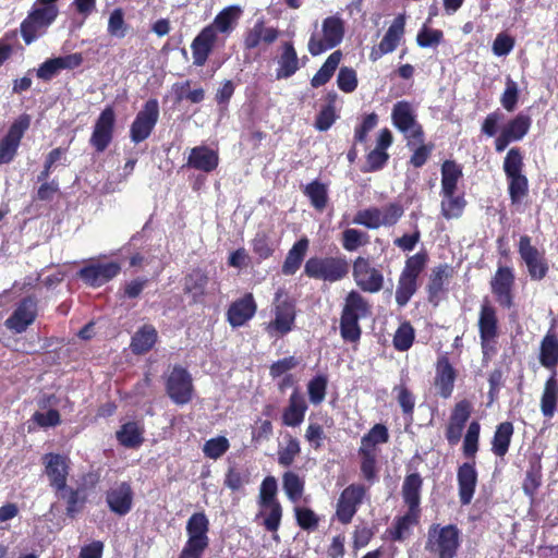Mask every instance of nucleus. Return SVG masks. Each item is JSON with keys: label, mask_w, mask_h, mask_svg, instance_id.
I'll list each match as a JSON object with an SVG mask.
<instances>
[{"label": "nucleus", "mask_w": 558, "mask_h": 558, "mask_svg": "<svg viewBox=\"0 0 558 558\" xmlns=\"http://www.w3.org/2000/svg\"><path fill=\"white\" fill-rule=\"evenodd\" d=\"M344 32V21L339 14L325 17L320 25L315 24L307 43L308 52L315 57L333 49L342 43Z\"/></svg>", "instance_id": "obj_1"}, {"label": "nucleus", "mask_w": 558, "mask_h": 558, "mask_svg": "<svg viewBox=\"0 0 558 558\" xmlns=\"http://www.w3.org/2000/svg\"><path fill=\"white\" fill-rule=\"evenodd\" d=\"M369 314L367 301L356 291H351L344 302L340 319V330L343 339L356 341L360 339L361 329L359 320Z\"/></svg>", "instance_id": "obj_2"}, {"label": "nucleus", "mask_w": 558, "mask_h": 558, "mask_svg": "<svg viewBox=\"0 0 558 558\" xmlns=\"http://www.w3.org/2000/svg\"><path fill=\"white\" fill-rule=\"evenodd\" d=\"M304 272L313 279L337 282L349 274V263L344 256L311 257L305 263Z\"/></svg>", "instance_id": "obj_3"}, {"label": "nucleus", "mask_w": 558, "mask_h": 558, "mask_svg": "<svg viewBox=\"0 0 558 558\" xmlns=\"http://www.w3.org/2000/svg\"><path fill=\"white\" fill-rule=\"evenodd\" d=\"M426 255L417 253L409 257L402 269L396 289V302L400 307L405 306L416 292L417 279L426 265Z\"/></svg>", "instance_id": "obj_4"}, {"label": "nucleus", "mask_w": 558, "mask_h": 558, "mask_svg": "<svg viewBox=\"0 0 558 558\" xmlns=\"http://www.w3.org/2000/svg\"><path fill=\"white\" fill-rule=\"evenodd\" d=\"M58 8L51 2L36 0L33 10L21 25L24 41L29 45L56 20Z\"/></svg>", "instance_id": "obj_5"}, {"label": "nucleus", "mask_w": 558, "mask_h": 558, "mask_svg": "<svg viewBox=\"0 0 558 558\" xmlns=\"http://www.w3.org/2000/svg\"><path fill=\"white\" fill-rule=\"evenodd\" d=\"M274 314L275 318L266 326L267 332L271 337H278L288 333L294 324L295 306L282 289H279L276 292Z\"/></svg>", "instance_id": "obj_6"}, {"label": "nucleus", "mask_w": 558, "mask_h": 558, "mask_svg": "<svg viewBox=\"0 0 558 558\" xmlns=\"http://www.w3.org/2000/svg\"><path fill=\"white\" fill-rule=\"evenodd\" d=\"M393 125L404 135L408 146L423 141V130L416 121L413 107L407 101H398L391 113Z\"/></svg>", "instance_id": "obj_7"}, {"label": "nucleus", "mask_w": 558, "mask_h": 558, "mask_svg": "<svg viewBox=\"0 0 558 558\" xmlns=\"http://www.w3.org/2000/svg\"><path fill=\"white\" fill-rule=\"evenodd\" d=\"M459 546V530L454 525L432 526L426 548L438 558H453Z\"/></svg>", "instance_id": "obj_8"}, {"label": "nucleus", "mask_w": 558, "mask_h": 558, "mask_svg": "<svg viewBox=\"0 0 558 558\" xmlns=\"http://www.w3.org/2000/svg\"><path fill=\"white\" fill-rule=\"evenodd\" d=\"M352 275L356 286L365 292L376 293L383 289L384 276L368 258L357 257L353 263Z\"/></svg>", "instance_id": "obj_9"}, {"label": "nucleus", "mask_w": 558, "mask_h": 558, "mask_svg": "<svg viewBox=\"0 0 558 558\" xmlns=\"http://www.w3.org/2000/svg\"><path fill=\"white\" fill-rule=\"evenodd\" d=\"M38 304L36 299L27 296L17 302L5 319L4 326L15 333L24 332L36 319Z\"/></svg>", "instance_id": "obj_10"}, {"label": "nucleus", "mask_w": 558, "mask_h": 558, "mask_svg": "<svg viewBox=\"0 0 558 558\" xmlns=\"http://www.w3.org/2000/svg\"><path fill=\"white\" fill-rule=\"evenodd\" d=\"M166 389L169 398L175 404L189 403L193 397L191 375L180 366L173 367L167 378Z\"/></svg>", "instance_id": "obj_11"}, {"label": "nucleus", "mask_w": 558, "mask_h": 558, "mask_svg": "<svg viewBox=\"0 0 558 558\" xmlns=\"http://www.w3.org/2000/svg\"><path fill=\"white\" fill-rule=\"evenodd\" d=\"M45 464V474L49 480L50 486L57 494L64 498L66 488V478L69 474V459L58 453H47L43 458Z\"/></svg>", "instance_id": "obj_12"}, {"label": "nucleus", "mask_w": 558, "mask_h": 558, "mask_svg": "<svg viewBox=\"0 0 558 558\" xmlns=\"http://www.w3.org/2000/svg\"><path fill=\"white\" fill-rule=\"evenodd\" d=\"M159 117V105L156 99H149L144 105L143 109L137 113L134 122L131 125V140L134 143H140L146 140L154 126L156 125Z\"/></svg>", "instance_id": "obj_13"}, {"label": "nucleus", "mask_w": 558, "mask_h": 558, "mask_svg": "<svg viewBox=\"0 0 558 558\" xmlns=\"http://www.w3.org/2000/svg\"><path fill=\"white\" fill-rule=\"evenodd\" d=\"M31 119L28 116H21L10 126L8 134L0 142V163L10 162L16 154L21 138L29 128Z\"/></svg>", "instance_id": "obj_14"}, {"label": "nucleus", "mask_w": 558, "mask_h": 558, "mask_svg": "<svg viewBox=\"0 0 558 558\" xmlns=\"http://www.w3.org/2000/svg\"><path fill=\"white\" fill-rule=\"evenodd\" d=\"M365 496V487L361 484H352L348 486L340 495L337 502V518L340 522L349 523L356 513L357 507L361 505Z\"/></svg>", "instance_id": "obj_15"}, {"label": "nucleus", "mask_w": 558, "mask_h": 558, "mask_svg": "<svg viewBox=\"0 0 558 558\" xmlns=\"http://www.w3.org/2000/svg\"><path fill=\"white\" fill-rule=\"evenodd\" d=\"M121 267L116 262L99 263L93 262L90 265L82 268L78 272L80 278L90 287H100L120 272Z\"/></svg>", "instance_id": "obj_16"}, {"label": "nucleus", "mask_w": 558, "mask_h": 558, "mask_svg": "<svg viewBox=\"0 0 558 558\" xmlns=\"http://www.w3.org/2000/svg\"><path fill=\"white\" fill-rule=\"evenodd\" d=\"M519 253L526 264L532 279L541 280L546 276L548 266L537 248L532 246L529 236H521L519 242Z\"/></svg>", "instance_id": "obj_17"}, {"label": "nucleus", "mask_w": 558, "mask_h": 558, "mask_svg": "<svg viewBox=\"0 0 558 558\" xmlns=\"http://www.w3.org/2000/svg\"><path fill=\"white\" fill-rule=\"evenodd\" d=\"M114 125L113 109L108 107L100 113L97 119L94 131L90 137V144L97 151H104L112 140V132Z\"/></svg>", "instance_id": "obj_18"}, {"label": "nucleus", "mask_w": 558, "mask_h": 558, "mask_svg": "<svg viewBox=\"0 0 558 558\" xmlns=\"http://www.w3.org/2000/svg\"><path fill=\"white\" fill-rule=\"evenodd\" d=\"M514 283V275L509 267H499L490 281L492 291L497 302L509 308L512 305V287Z\"/></svg>", "instance_id": "obj_19"}, {"label": "nucleus", "mask_w": 558, "mask_h": 558, "mask_svg": "<svg viewBox=\"0 0 558 558\" xmlns=\"http://www.w3.org/2000/svg\"><path fill=\"white\" fill-rule=\"evenodd\" d=\"M83 62L81 53H71L46 60L37 69V76L43 81H50L62 70H72Z\"/></svg>", "instance_id": "obj_20"}, {"label": "nucleus", "mask_w": 558, "mask_h": 558, "mask_svg": "<svg viewBox=\"0 0 558 558\" xmlns=\"http://www.w3.org/2000/svg\"><path fill=\"white\" fill-rule=\"evenodd\" d=\"M106 501L112 512L119 515L129 513L133 504V492L130 484L122 482L111 486L107 492Z\"/></svg>", "instance_id": "obj_21"}, {"label": "nucleus", "mask_w": 558, "mask_h": 558, "mask_svg": "<svg viewBox=\"0 0 558 558\" xmlns=\"http://www.w3.org/2000/svg\"><path fill=\"white\" fill-rule=\"evenodd\" d=\"M470 414L471 404L469 401L462 400L456 404L446 429V438L450 445H457L460 441L462 430Z\"/></svg>", "instance_id": "obj_22"}, {"label": "nucleus", "mask_w": 558, "mask_h": 558, "mask_svg": "<svg viewBox=\"0 0 558 558\" xmlns=\"http://www.w3.org/2000/svg\"><path fill=\"white\" fill-rule=\"evenodd\" d=\"M242 12L240 5L234 4L226 7L215 16L211 24L207 25L205 28H211L217 39L218 34L229 36L238 26Z\"/></svg>", "instance_id": "obj_23"}, {"label": "nucleus", "mask_w": 558, "mask_h": 558, "mask_svg": "<svg viewBox=\"0 0 558 558\" xmlns=\"http://www.w3.org/2000/svg\"><path fill=\"white\" fill-rule=\"evenodd\" d=\"M256 310L253 294L246 293L230 305L227 313L228 322L234 328L241 327L255 315Z\"/></svg>", "instance_id": "obj_24"}, {"label": "nucleus", "mask_w": 558, "mask_h": 558, "mask_svg": "<svg viewBox=\"0 0 558 558\" xmlns=\"http://www.w3.org/2000/svg\"><path fill=\"white\" fill-rule=\"evenodd\" d=\"M456 380V371L446 356L438 359L434 386L437 393L447 399L452 395Z\"/></svg>", "instance_id": "obj_25"}, {"label": "nucleus", "mask_w": 558, "mask_h": 558, "mask_svg": "<svg viewBox=\"0 0 558 558\" xmlns=\"http://www.w3.org/2000/svg\"><path fill=\"white\" fill-rule=\"evenodd\" d=\"M217 40L211 28L204 27L198 33L191 44L194 65L203 66L206 63Z\"/></svg>", "instance_id": "obj_26"}, {"label": "nucleus", "mask_w": 558, "mask_h": 558, "mask_svg": "<svg viewBox=\"0 0 558 558\" xmlns=\"http://www.w3.org/2000/svg\"><path fill=\"white\" fill-rule=\"evenodd\" d=\"M459 497L462 505H469L473 498L477 473L474 462H465L458 470Z\"/></svg>", "instance_id": "obj_27"}, {"label": "nucleus", "mask_w": 558, "mask_h": 558, "mask_svg": "<svg viewBox=\"0 0 558 558\" xmlns=\"http://www.w3.org/2000/svg\"><path fill=\"white\" fill-rule=\"evenodd\" d=\"M218 154L207 146H197L191 149L187 166L204 172H210L218 166Z\"/></svg>", "instance_id": "obj_28"}, {"label": "nucleus", "mask_w": 558, "mask_h": 558, "mask_svg": "<svg viewBox=\"0 0 558 558\" xmlns=\"http://www.w3.org/2000/svg\"><path fill=\"white\" fill-rule=\"evenodd\" d=\"M307 411V404L304 397L294 390L289 398V404L282 413V423L290 427L301 425Z\"/></svg>", "instance_id": "obj_29"}, {"label": "nucleus", "mask_w": 558, "mask_h": 558, "mask_svg": "<svg viewBox=\"0 0 558 558\" xmlns=\"http://www.w3.org/2000/svg\"><path fill=\"white\" fill-rule=\"evenodd\" d=\"M541 412L545 417L551 418L558 405V379L557 372L554 371L545 381L541 397Z\"/></svg>", "instance_id": "obj_30"}, {"label": "nucleus", "mask_w": 558, "mask_h": 558, "mask_svg": "<svg viewBox=\"0 0 558 558\" xmlns=\"http://www.w3.org/2000/svg\"><path fill=\"white\" fill-rule=\"evenodd\" d=\"M208 530L209 521L204 512H196L192 514L186 523L187 541L208 546Z\"/></svg>", "instance_id": "obj_31"}, {"label": "nucleus", "mask_w": 558, "mask_h": 558, "mask_svg": "<svg viewBox=\"0 0 558 558\" xmlns=\"http://www.w3.org/2000/svg\"><path fill=\"white\" fill-rule=\"evenodd\" d=\"M209 282L208 276L199 270H193L185 277L184 292L189 294L193 302L198 303L207 294V286Z\"/></svg>", "instance_id": "obj_32"}, {"label": "nucleus", "mask_w": 558, "mask_h": 558, "mask_svg": "<svg viewBox=\"0 0 558 558\" xmlns=\"http://www.w3.org/2000/svg\"><path fill=\"white\" fill-rule=\"evenodd\" d=\"M496 310L487 302L481 306L478 330L481 339H495L498 333Z\"/></svg>", "instance_id": "obj_33"}, {"label": "nucleus", "mask_w": 558, "mask_h": 558, "mask_svg": "<svg viewBox=\"0 0 558 558\" xmlns=\"http://www.w3.org/2000/svg\"><path fill=\"white\" fill-rule=\"evenodd\" d=\"M422 487V478L418 474L413 473L405 477L402 485V496L408 510L420 513V493Z\"/></svg>", "instance_id": "obj_34"}, {"label": "nucleus", "mask_w": 558, "mask_h": 558, "mask_svg": "<svg viewBox=\"0 0 558 558\" xmlns=\"http://www.w3.org/2000/svg\"><path fill=\"white\" fill-rule=\"evenodd\" d=\"M277 78H288L299 70V59L296 51L291 43L282 45V52L278 60Z\"/></svg>", "instance_id": "obj_35"}, {"label": "nucleus", "mask_w": 558, "mask_h": 558, "mask_svg": "<svg viewBox=\"0 0 558 558\" xmlns=\"http://www.w3.org/2000/svg\"><path fill=\"white\" fill-rule=\"evenodd\" d=\"M539 362L544 367L550 369L551 373L556 371L558 364V340L553 332H547L541 342Z\"/></svg>", "instance_id": "obj_36"}, {"label": "nucleus", "mask_w": 558, "mask_h": 558, "mask_svg": "<svg viewBox=\"0 0 558 558\" xmlns=\"http://www.w3.org/2000/svg\"><path fill=\"white\" fill-rule=\"evenodd\" d=\"M420 513L408 510L405 514L396 519L389 529V535L393 541H402L410 536L413 527L418 523Z\"/></svg>", "instance_id": "obj_37"}, {"label": "nucleus", "mask_w": 558, "mask_h": 558, "mask_svg": "<svg viewBox=\"0 0 558 558\" xmlns=\"http://www.w3.org/2000/svg\"><path fill=\"white\" fill-rule=\"evenodd\" d=\"M307 248L308 240L306 238H302L293 244L282 265V272L284 275H293L296 272L304 259Z\"/></svg>", "instance_id": "obj_38"}, {"label": "nucleus", "mask_w": 558, "mask_h": 558, "mask_svg": "<svg viewBox=\"0 0 558 558\" xmlns=\"http://www.w3.org/2000/svg\"><path fill=\"white\" fill-rule=\"evenodd\" d=\"M157 340V331L151 325H144L133 336L131 348L136 354L149 351Z\"/></svg>", "instance_id": "obj_39"}, {"label": "nucleus", "mask_w": 558, "mask_h": 558, "mask_svg": "<svg viewBox=\"0 0 558 558\" xmlns=\"http://www.w3.org/2000/svg\"><path fill=\"white\" fill-rule=\"evenodd\" d=\"M513 435V425L510 422L500 423L493 437L492 451L498 456L504 457L509 449L511 438Z\"/></svg>", "instance_id": "obj_40"}, {"label": "nucleus", "mask_w": 558, "mask_h": 558, "mask_svg": "<svg viewBox=\"0 0 558 558\" xmlns=\"http://www.w3.org/2000/svg\"><path fill=\"white\" fill-rule=\"evenodd\" d=\"M278 244V240L270 231H259L252 242V247L258 258L266 259L274 254Z\"/></svg>", "instance_id": "obj_41"}, {"label": "nucleus", "mask_w": 558, "mask_h": 558, "mask_svg": "<svg viewBox=\"0 0 558 558\" xmlns=\"http://www.w3.org/2000/svg\"><path fill=\"white\" fill-rule=\"evenodd\" d=\"M342 59L340 50L333 51L324 62L322 68L313 76L311 84L313 87H320L325 85L333 75Z\"/></svg>", "instance_id": "obj_42"}, {"label": "nucleus", "mask_w": 558, "mask_h": 558, "mask_svg": "<svg viewBox=\"0 0 558 558\" xmlns=\"http://www.w3.org/2000/svg\"><path fill=\"white\" fill-rule=\"evenodd\" d=\"M257 517L263 518V524L269 532H277L281 518L282 508L279 501L259 505V512Z\"/></svg>", "instance_id": "obj_43"}, {"label": "nucleus", "mask_w": 558, "mask_h": 558, "mask_svg": "<svg viewBox=\"0 0 558 558\" xmlns=\"http://www.w3.org/2000/svg\"><path fill=\"white\" fill-rule=\"evenodd\" d=\"M404 25H405V16L403 14H399L392 22V24L389 26L388 31L386 32L384 38L379 43L383 46V49L392 52L399 45L403 33H404Z\"/></svg>", "instance_id": "obj_44"}, {"label": "nucleus", "mask_w": 558, "mask_h": 558, "mask_svg": "<svg viewBox=\"0 0 558 558\" xmlns=\"http://www.w3.org/2000/svg\"><path fill=\"white\" fill-rule=\"evenodd\" d=\"M461 177V167L452 160H446L441 166V193L456 192Z\"/></svg>", "instance_id": "obj_45"}, {"label": "nucleus", "mask_w": 558, "mask_h": 558, "mask_svg": "<svg viewBox=\"0 0 558 558\" xmlns=\"http://www.w3.org/2000/svg\"><path fill=\"white\" fill-rule=\"evenodd\" d=\"M441 214L446 219L459 218L465 207L463 196L457 195L456 192L441 193Z\"/></svg>", "instance_id": "obj_46"}, {"label": "nucleus", "mask_w": 558, "mask_h": 558, "mask_svg": "<svg viewBox=\"0 0 558 558\" xmlns=\"http://www.w3.org/2000/svg\"><path fill=\"white\" fill-rule=\"evenodd\" d=\"M532 120L529 116L519 113L510 120L504 128L502 131L513 141L522 140L530 130Z\"/></svg>", "instance_id": "obj_47"}, {"label": "nucleus", "mask_w": 558, "mask_h": 558, "mask_svg": "<svg viewBox=\"0 0 558 558\" xmlns=\"http://www.w3.org/2000/svg\"><path fill=\"white\" fill-rule=\"evenodd\" d=\"M117 438L121 445L134 448L143 442V429L137 423L129 422L117 432Z\"/></svg>", "instance_id": "obj_48"}, {"label": "nucleus", "mask_w": 558, "mask_h": 558, "mask_svg": "<svg viewBox=\"0 0 558 558\" xmlns=\"http://www.w3.org/2000/svg\"><path fill=\"white\" fill-rule=\"evenodd\" d=\"M283 490L288 499L298 502L304 493V481L293 472H286L282 477Z\"/></svg>", "instance_id": "obj_49"}, {"label": "nucleus", "mask_w": 558, "mask_h": 558, "mask_svg": "<svg viewBox=\"0 0 558 558\" xmlns=\"http://www.w3.org/2000/svg\"><path fill=\"white\" fill-rule=\"evenodd\" d=\"M481 425L478 422L473 421L466 430L463 439V454L466 458H474L478 450Z\"/></svg>", "instance_id": "obj_50"}, {"label": "nucleus", "mask_w": 558, "mask_h": 558, "mask_svg": "<svg viewBox=\"0 0 558 558\" xmlns=\"http://www.w3.org/2000/svg\"><path fill=\"white\" fill-rule=\"evenodd\" d=\"M509 186V195L513 204L520 203L527 193L529 183L526 177L518 174L507 178Z\"/></svg>", "instance_id": "obj_51"}, {"label": "nucleus", "mask_w": 558, "mask_h": 558, "mask_svg": "<svg viewBox=\"0 0 558 558\" xmlns=\"http://www.w3.org/2000/svg\"><path fill=\"white\" fill-rule=\"evenodd\" d=\"M353 223L364 226L368 229H378L383 226L379 208L372 207L356 213Z\"/></svg>", "instance_id": "obj_52"}, {"label": "nucleus", "mask_w": 558, "mask_h": 558, "mask_svg": "<svg viewBox=\"0 0 558 558\" xmlns=\"http://www.w3.org/2000/svg\"><path fill=\"white\" fill-rule=\"evenodd\" d=\"M229 447V440L223 436H219L207 440L204 444L203 452L207 458L217 460L227 452Z\"/></svg>", "instance_id": "obj_53"}, {"label": "nucleus", "mask_w": 558, "mask_h": 558, "mask_svg": "<svg viewBox=\"0 0 558 558\" xmlns=\"http://www.w3.org/2000/svg\"><path fill=\"white\" fill-rule=\"evenodd\" d=\"M305 194L310 197L312 205L323 210L327 203V189L324 184L314 181L310 183L305 189Z\"/></svg>", "instance_id": "obj_54"}, {"label": "nucleus", "mask_w": 558, "mask_h": 558, "mask_svg": "<svg viewBox=\"0 0 558 558\" xmlns=\"http://www.w3.org/2000/svg\"><path fill=\"white\" fill-rule=\"evenodd\" d=\"M368 242V235L356 229H347L342 234V246L345 251L353 252Z\"/></svg>", "instance_id": "obj_55"}, {"label": "nucleus", "mask_w": 558, "mask_h": 558, "mask_svg": "<svg viewBox=\"0 0 558 558\" xmlns=\"http://www.w3.org/2000/svg\"><path fill=\"white\" fill-rule=\"evenodd\" d=\"M523 157L518 148H511L504 161V171L506 177L522 174Z\"/></svg>", "instance_id": "obj_56"}, {"label": "nucleus", "mask_w": 558, "mask_h": 558, "mask_svg": "<svg viewBox=\"0 0 558 558\" xmlns=\"http://www.w3.org/2000/svg\"><path fill=\"white\" fill-rule=\"evenodd\" d=\"M300 451L301 448L299 440L289 436L287 445L278 451L279 464L282 466H290Z\"/></svg>", "instance_id": "obj_57"}, {"label": "nucleus", "mask_w": 558, "mask_h": 558, "mask_svg": "<svg viewBox=\"0 0 558 558\" xmlns=\"http://www.w3.org/2000/svg\"><path fill=\"white\" fill-rule=\"evenodd\" d=\"M518 98V84L511 77L508 76L506 78V88L501 95L500 104L507 111L512 112L515 109Z\"/></svg>", "instance_id": "obj_58"}, {"label": "nucleus", "mask_w": 558, "mask_h": 558, "mask_svg": "<svg viewBox=\"0 0 558 558\" xmlns=\"http://www.w3.org/2000/svg\"><path fill=\"white\" fill-rule=\"evenodd\" d=\"M327 378L318 375L310 380L307 385V391L310 401L313 404H319L326 396Z\"/></svg>", "instance_id": "obj_59"}, {"label": "nucleus", "mask_w": 558, "mask_h": 558, "mask_svg": "<svg viewBox=\"0 0 558 558\" xmlns=\"http://www.w3.org/2000/svg\"><path fill=\"white\" fill-rule=\"evenodd\" d=\"M414 340V330L410 324H402L396 331L393 337V345L399 351L410 349Z\"/></svg>", "instance_id": "obj_60"}, {"label": "nucleus", "mask_w": 558, "mask_h": 558, "mask_svg": "<svg viewBox=\"0 0 558 558\" xmlns=\"http://www.w3.org/2000/svg\"><path fill=\"white\" fill-rule=\"evenodd\" d=\"M337 85L344 93H352L357 86L356 72L348 66H342L337 76Z\"/></svg>", "instance_id": "obj_61"}, {"label": "nucleus", "mask_w": 558, "mask_h": 558, "mask_svg": "<svg viewBox=\"0 0 558 558\" xmlns=\"http://www.w3.org/2000/svg\"><path fill=\"white\" fill-rule=\"evenodd\" d=\"M278 485L274 476H267L260 484L258 505H265L269 502H276Z\"/></svg>", "instance_id": "obj_62"}, {"label": "nucleus", "mask_w": 558, "mask_h": 558, "mask_svg": "<svg viewBox=\"0 0 558 558\" xmlns=\"http://www.w3.org/2000/svg\"><path fill=\"white\" fill-rule=\"evenodd\" d=\"M379 213L383 226L391 227L396 225L398 220L402 217L404 209L403 206L399 203H390L379 208Z\"/></svg>", "instance_id": "obj_63"}, {"label": "nucleus", "mask_w": 558, "mask_h": 558, "mask_svg": "<svg viewBox=\"0 0 558 558\" xmlns=\"http://www.w3.org/2000/svg\"><path fill=\"white\" fill-rule=\"evenodd\" d=\"M448 276L449 271L446 265H440L433 269L428 283V291L432 295H436L442 290Z\"/></svg>", "instance_id": "obj_64"}]
</instances>
